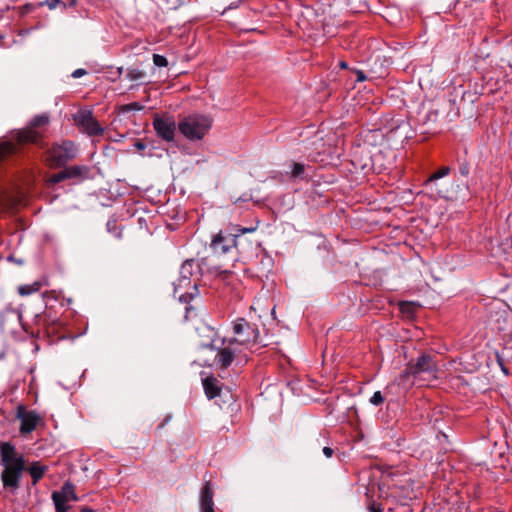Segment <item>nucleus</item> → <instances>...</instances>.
<instances>
[{
	"mask_svg": "<svg viewBox=\"0 0 512 512\" xmlns=\"http://www.w3.org/2000/svg\"><path fill=\"white\" fill-rule=\"evenodd\" d=\"M17 325H20L30 337L43 340L48 344L73 338V332L62 320L53 316L51 311L44 310L36 314L31 323H26L23 322L22 313L18 309L11 307V305L6 306L0 312L1 329L3 331H13Z\"/></svg>",
	"mask_w": 512,
	"mask_h": 512,
	"instance_id": "nucleus-1",
	"label": "nucleus"
},
{
	"mask_svg": "<svg viewBox=\"0 0 512 512\" xmlns=\"http://www.w3.org/2000/svg\"><path fill=\"white\" fill-rule=\"evenodd\" d=\"M48 123L49 116L47 114L36 115L26 128L14 132L10 141L1 143L0 166L14 161V158L22 153L23 145L39 143L42 133L38 129L47 126Z\"/></svg>",
	"mask_w": 512,
	"mask_h": 512,
	"instance_id": "nucleus-2",
	"label": "nucleus"
},
{
	"mask_svg": "<svg viewBox=\"0 0 512 512\" xmlns=\"http://www.w3.org/2000/svg\"><path fill=\"white\" fill-rule=\"evenodd\" d=\"M25 463L23 454L18 453L11 443H0V464L3 467L0 478L5 490L15 492L20 488Z\"/></svg>",
	"mask_w": 512,
	"mask_h": 512,
	"instance_id": "nucleus-3",
	"label": "nucleus"
},
{
	"mask_svg": "<svg viewBox=\"0 0 512 512\" xmlns=\"http://www.w3.org/2000/svg\"><path fill=\"white\" fill-rule=\"evenodd\" d=\"M212 118L202 114H191L178 123L179 132L188 140L197 141L204 138L212 126Z\"/></svg>",
	"mask_w": 512,
	"mask_h": 512,
	"instance_id": "nucleus-4",
	"label": "nucleus"
},
{
	"mask_svg": "<svg viewBox=\"0 0 512 512\" xmlns=\"http://www.w3.org/2000/svg\"><path fill=\"white\" fill-rule=\"evenodd\" d=\"M233 337L227 339L238 347L242 352L255 344L259 337V330L255 324L248 322L244 318H237L232 323Z\"/></svg>",
	"mask_w": 512,
	"mask_h": 512,
	"instance_id": "nucleus-5",
	"label": "nucleus"
},
{
	"mask_svg": "<svg viewBox=\"0 0 512 512\" xmlns=\"http://www.w3.org/2000/svg\"><path fill=\"white\" fill-rule=\"evenodd\" d=\"M200 272L201 267L196 260L187 259L186 261L183 262L180 268V277L178 279L177 284L175 285V293H177L179 289L187 287H191L193 291H187L183 294H180L179 300L181 302L188 303L198 293L196 281L192 283V277L194 275H199Z\"/></svg>",
	"mask_w": 512,
	"mask_h": 512,
	"instance_id": "nucleus-6",
	"label": "nucleus"
},
{
	"mask_svg": "<svg viewBox=\"0 0 512 512\" xmlns=\"http://www.w3.org/2000/svg\"><path fill=\"white\" fill-rule=\"evenodd\" d=\"M407 365L418 381H432L437 378V361L430 354L422 353L416 359H411Z\"/></svg>",
	"mask_w": 512,
	"mask_h": 512,
	"instance_id": "nucleus-7",
	"label": "nucleus"
},
{
	"mask_svg": "<svg viewBox=\"0 0 512 512\" xmlns=\"http://www.w3.org/2000/svg\"><path fill=\"white\" fill-rule=\"evenodd\" d=\"M215 349L217 353L213 360L211 362L205 360L202 365L216 367L219 370H226L232 365L233 361L243 353L238 347L231 344L227 337L223 338L221 345L215 347Z\"/></svg>",
	"mask_w": 512,
	"mask_h": 512,
	"instance_id": "nucleus-8",
	"label": "nucleus"
},
{
	"mask_svg": "<svg viewBox=\"0 0 512 512\" xmlns=\"http://www.w3.org/2000/svg\"><path fill=\"white\" fill-rule=\"evenodd\" d=\"M78 149L71 140H64L61 143H55L48 150L50 165L53 168H62L68 162L74 160Z\"/></svg>",
	"mask_w": 512,
	"mask_h": 512,
	"instance_id": "nucleus-9",
	"label": "nucleus"
},
{
	"mask_svg": "<svg viewBox=\"0 0 512 512\" xmlns=\"http://www.w3.org/2000/svg\"><path fill=\"white\" fill-rule=\"evenodd\" d=\"M63 169L57 173L52 174L47 183L49 185H54L60 183L62 181L71 179L76 182H82L88 178H90L91 168L87 165H72V166H64Z\"/></svg>",
	"mask_w": 512,
	"mask_h": 512,
	"instance_id": "nucleus-10",
	"label": "nucleus"
},
{
	"mask_svg": "<svg viewBox=\"0 0 512 512\" xmlns=\"http://www.w3.org/2000/svg\"><path fill=\"white\" fill-rule=\"evenodd\" d=\"M73 119L79 129L89 136H102L105 129L94 117L91 110L80 109L74 114Z\"/></svg>",
	"mask_w": 512,
	"mask_h": 512,
	"instance_id": "nucleus-11",
	"label": "nucleus"
},
{
	"mask_svg": "<svg viewBox=\"0 0 512 512\" xmlns=\"http://www.w3.org/2000/svg\"><path fill=\"white\" fill-rule=\"evenodd\" d=\"M153 128L156 135L166 142H172L176 133V121L172 115L167 113L155 115L153 119Z\"/></svg>",
	"mask_w": 512,
	"mask_h": 512,
	"instance_id": "nucleus-12",
	"label": "nucleus"
},
{
	"mask_svg": "<svg viewBox=\"0 0 512 512\" xmlns=\"http://www.w3.org/2000/svg\"><path fill=\"white\" fill-rule=\"evenodd\" d=\"M256 228H238L237 232L239 234L231 235L224 237L221 233L217 234L212 242H211V248L215 253L225 254L230 251L232 247H235L238 249L240 244L239 236L241 234L247 233V232H253Z\"/></svg>",
	"mask_w": 512,
	"mask_h": 512,
	"instance_id": "nucleus-13",
	"label": "nucleus"
},
{
	"mask_svg": "<svg viewBox=\"0 0 512 512\" xmlns=\"http://www.w3.org/2000/svg\"><path fill=\"white\" fill-rule=\"evenodd\" d=\"M16 417L21 421L19 430L22 435L30 434L41 421V417L35 411L27 410L23 405L18 406Z\"/></svg>",
	"mask_w": 512,
	"mask_h": 512,
	"instance_id": "nucleus-14",
	"label": "nucleus"
},
{
	"mask_svg": "<svg viewBox=\"0 0 512 512\" xmlns=\"http://www.w3.org/2000/svg\"><path fill=\"white\" fill-rule=\"evenodd\" d=\"M199 337L198 346L203 349H215V341L218 336L217 331L207 325L197 328Z\"/></svg>",
	"mask_w": 512,
	"mask_h": 512,
	"instance_id": "nucleus-15",
	"label": "nucleus"
},
{
	"mask_svg": "<svg viewBox=\"0 0 512 512\" xmlns=\"http://www.w3.org/2000/svg\"><path fill=\"white\" fill-rule=\"evenodd\" d=\"M55 495L61 499L62 505H69L70 501H78L79 498L75 492V485L70 481L64 482L59 491H53L51 498L55 502Z\"/></svg>",
	"mask_w": 512,
	"mask_h": 512,
	"instance_id": "nucleus-16",
	"label": "nucleus"
},
{
	"mask_svg": "<svg viewBox=\"0 0 512 512\" xmlns=\"http://www.w3.org/2000/svg\"><path fill=\"white\" fill-rule=\"evenodd\" d=\"M214 492L212 489V485L210 481H206L203 484V487L201 489L200 493V510L201 512H204L208 509L214 508Z\"/></svg>",
	"mask_w": 512,
	"mask_h": 512,
	"instance_id": "nucleus-17",
	"label": "nucleus"
},
{
	"mask_svg": "<svg viewBox=\"0 0 512 512\" xmlns=\"http://www.w3.org/2000/svg\"><path fill=\"white\" fill-rule=\"evenodd\" d=\"M417 381V377H414L407 364L405 369L395 378V384L405 391L411 389Z\"/></svg>",
	"mask_w": 512,
	"mask_h": 512,
	"instance_id": "nucleus-18",
	"label": "nucleus"
},
{
	"mask_svg": "<svg viewBox=\"0 0 512 512\" xmlns=\"http://www.w3.org/2000/svg\"><path fill=\"white\" fill-rule=\"evenodd\" d=\"M204 392L208 399H213L220 395V381L214 376L206 377L202 380Z\"/></svg>",
	"mask_w": 512,
	"mask_h": 512,
	"instance_id": "nucleus-19",
	"label": "nucleus"
},
{
	"mask_svg": "<svg viewBox=\"0 0 512 512\" xmlns=\"http://www.w3.org/2000/svg\"><path fill=\"white\" fill-rule=\"evenodd\" d=\"M25 471L30 474L32 484L36 485L48 471V466L41 464L39 461H33L28 467H26Z\"/></svg>",
	"mask_w": 512,
	"mask_h": 512,
	"instance_id": "nucleus-20",
	"label": "nucleus"
},
{
	"mask_svg": "<svg viewBox=\"0 0 512 512\" xmlns=\"http://www.w3.org/2000/svg\"><path fill=\"white\" fill-rule=\"evenodd\" d=\"M465 93L466 92L462 89L461 86L453 88V91L450 95H454V97L449 99L450 111L448 112V116L450 117V120L456 119L460 116V109L457 106V97L460 96L461 99H463Z\"/></svg>",
	"mask_w": 512,
	"mask_h": 512,
	"instance_id": "nucleus-21",
	"label": "nucleus"
},
{
	"mask_svg": "<svg viewBox=\"0 0 512 512\" xmlns=\"http://www.w3.org/2000/svg\"><path fill=\"white\" fill-rule=\"evenodd\" d=\"M46 284H47L46 282L37 280V281H34L32 284L20 285L18 287V293L21 296H28V295L38 292Z\"/></svg>",
	"mask_w": 512,
	"mask_h": 512,
	"instance_id": "nucleus-22",
	"label": "nucleus"
},
{
	"mask_svg": "<svg viewBox=\"0 0 512 512\" xmlns=\"http://www.w3.org/2000/svg\"><path fill=\"white\" fill-rule=\"evenodd\" d=\"M451 172V169L449 166H443L441 167L439 170L435 171L434 173H432L428 179L425 180L424 182V186L426 188H430L434 182L440 178H443L447 175H449Z\"/></svg>",
	"mask_w": 512,
	"mask_h": 512,
	"instance_id": "nucleus-23",
	"label": "nucleus"
},
{
	"mask_svg": "<svg viewBox=\"0 0 512 512\" xmlns=\"http://www.w3.org/2000/svg\"><path fill=\"white\" fill-rule=\"evenodd\" d=\"M257 258H260V265L262 266L261 272H269L273 266V259L268 256L264 251L261 252L260 255H257Z\"/></svg>",
	"mask_w": 512,
	"mask_h": 512,
	"instance_id": "nucleus-24",
	"label": "nucleus"
},
{
	"mask_svg": "<svg viewBox=\"0 0 512 512\" xmlns=\"http://www.w3.org/2000/svg\"><path fill=\"white\" fill-rule=\"evenodd\" d=\"M305 165L298 162L292 163L291 177L294 179H305Z\"/></svg>",
	"mask_w": 512,
	"mask_h": 512,
	"instance_id": "nucleus-25",
	"label": "nucleus"
},
{
	"mask_svg": "<svg viewBox=\"0 0 512 512\" xmlns=\"http://www.w3.org/2000/svg\"><path fill=\"white\" fill-rule=\"evenodd\" d=\"M126 72V78L130 81H137L146 76L145 72L138 68H127Z\"/></svg>",
	"mask_w": 512,
	"mask_h": 512,
	"instance_id": "nucleus-26",
	"label": "nucleus"
},
{
	"mask_svg": "<svg viewBox=\"0 0 512 512\" xmlns=\"http://www.w3.org/2000/svg\"><path fill=\"white\" fill-rule=\"evenodd\" d=\"M458 171L461 176L468 177L470 174V163L466 158L458 159Z\"/></svg>",
	"mask_w": 512,
	"mask_h": 512,
	"instance_id": "nucleus-27",
	"label": "nucleus"
},
{
	"mask_svg": "<svg viewBox=\"0 0 512 512\" xmlns=\"http://www.w3.org/2000/svg\"><path fill=\"white\" fill-rule=\"evenodd\" d=\"M144 108L142 104L139 102H131L125 105H122L120 111L122 113H128L130 111H141Z\"/></svg>",
	"mask_w": 512,
	"mask_h": 512,
	"instance_id": "nucleus-28",
	"label": "nucleus"
},
{
	"mask_svg": "<svg viewBox=\"0 0 512 512\" xmlns=\"http://www.w3.org/2000/svg\"><path fill=\"white\" fill-rule=\"evenodd\" d=\"M399 308L403 314H407V315L414 314V312L416 310L414 303L408 302V301L400 302Z\"/></svg>",
	"mask_w": 512,
	"mask_h": 512,
	"instance_id": "nucleus-29",
	"label": "nucleus"
},
{
	"mask_svg": "<svg viewBox=\"0 0 512 512\" xmlns=\"http://www.w3.org/2000/svg\"><path fill=\"white\" fill-rule=\"evenodd\" d=\"M62 0H44L42 2H39L37 5L39 7L47 6L50 10H54L56 8H61Z\"/></svg>",
	"mask_w": 512,
	"mask_h": 512,
	"instance_id": "nucleus-30",
	"label": "nucleus"
},
{
	"mask_svg": "<svg viewBox=\"0 0 512 512\" xmlns=\"http://www.w3.org/2000/svg\"><path fill=\"white\" fill-rule=\"evenodd\" d=\"M153 63L157 67H167L168 66L167 58L160 54H153Z\"/></svg>",
	"mask_w": 512,
	"mask_h": 512,
	"instance_id": "nucleus-31",
	"label": "nucleus"
},
{
	"mask_svg": "<svg viewBox=\"0 0 512 512\" xmlns=\"http://www.w3.org/2000/svg\"><path fill=\"white\" fill-rule=\"evenodd\" d=\"M369 401L374 406H380L384 403V397L380 391H376Z\"/></svg>",
	"mask_w": 512,
	"mask_h": 512,
	"instance_id": "nucleus-32",
	"label": "nucleus"
},
{
	"mask_svg": "<svg viewBox=\"0 0 512 512\" xmlns=\"http://www.w3.org/2000/svg\"><path fill=\"white\" fill-rule=\"evenodd\" d=\"M53 503L55 505L56 512H68L71 508L70 505H62L61 499L58 497V495H55V502Z\"/></svg>",
	"mask_w": 512,
	"mask_h": 512,
	"instance_id": "nucleus-33",
	"label": "nucleus"
},
{
	"mask_svg": "<svg viewBox=\"0 0 512 512\" xmlns=\"http://www.w3.org/2000/svg\"><path fill=\"white\" fill-rule=\"evenodd\" d=\"M438 115H439L438 110H430L427 113V115H426L424 124H426L428 122H434L435 123L437 121Z\"/></svg>",
	"mask_w": 512,
	"mask_h": 512,
	"instance_id": "nucleus-34",
	"label": "nucleus"
},
{
	"mask_svg": "<svg viewBox=\"0 0 512 512\" xmlns=\"http://www.w3.org/2000/svg\"><path fill=\"white\" fill-rule=\"evenodd\" d=\"M77 5V0H62L61 10L66 11L69 8H74Z\"/></svg>",
	"mask_w": 512,
	"mask_h": 512,
	"instance_id": "nucleus-35",
	"label": "nucleus"
},
{
	"mask_svg": "<svg viewBox=\"0 0 512 512\" xmlns=\"http://www.w3.org/2000/svg\"><path fill=\"white\" fill-rule=\"evenodd\" d=\"M350 70L353 73L356 74V81L357 82H364V81L367 80V76L365 75V73L362 70H359V69H356V68H351Z\"/></svg>",
	"mask_w": 512,
	"mask_h": 512,
	"instance_id": "nucleus-36",
	"label": "nucleus"
},
{
	"mask_svg": "<svg viewBox=\"0 0 512 512\" xmlns=\"http://www.w3.org/2000/svg\"><path fill=\"white\" fill-rule=\"evenodd\" d=\"M252 199V196L251 194L249 193H244L242 196L238 197L235 201H234V204L236 205H241L242 203H245V202H248Z\"/></svg>",
	"mask_w": 512,
	"mask_h": 512,
	"instance_id": "nucleus-37",
	"label": "nucleus"
},
{
	"mask_svg": "<svg viewBox=\"0 0 512 512\" xmlns=\"http://www.w3.org/2000/svg\"><path fill=\"white\" fill-rule=\"evenodd\" d=\"M369 512H384V509L382 508L381 504H377L375 502H372L368 506Z\"/></svg>",
	"mask_w": 512,
	"mask_h": 512,
	"instance_id": "nucleus-38",
	"label": "nucleus"
},
{
	"mask_svg": "<svg viewBox=\"0 0 512 512\" xmlns=\"http://www.w3.org/2000/svg\"><path fill=\"white\" fill-rule=\"evenodd\" d=\"M497 362L502 370V372L505 374V375H508L509 374V371H508V368L506 367V365L504 364V361L503 359L501 358V356L499 354H497Z\"/></svg>",
	"mask_w": 512,
	"mask_h": 512,
	"instance_id": "nucleus-39",
	"label": "nucleus"
},
{
	"mask_svg": "<svg viewBox=\"0 0 512 512\" xmlns=\"http://www.w3.org/2000/svg\"><path fill=\"white\" fill-rule=\"evenodd\" d=\"M219 276L224 281H230L232 278H234V273L231 271H223L222 273L219 274Z\"/></svg>",
	"mask_w": 512,
	"mask_h": 512,
	"instance_id": "nucleus-40",
	"label": "nucleus"
},
{
	"mask_svg": "<svg viewBox=\"0 0 512 512\" xmlns=\"http://www.w3.org/2000/svg\"><path fill=\"white\" fill-rule=\"evenodd\" d=\"M86 74H87V71L85 69L79 68V69H76V70L73 71L72 77L73 78H80V77H82V76H84Z\"/></svg>",
	"mask_w": 512,
	"mask_h": 512,
	"instance_id": "nucleus-41",
	"label": "nucleus"
},
{
	"mask_svg": "<svg viewBox=\"0 0 512 512\" xmlns=\"http://www.w3.org/2000/svg\"><path fill=\"white\" fill-rule=\"evenodd\" d=\"M323 453L327 458H330L334 454V450L331 447L325 446L323 448Z\"/></svg>",
	"mask_w": 512,
	"mask_h": 512,
	"instance_id": "nucleus-42",
	"label": "nucleus"
},
{
	"mask_svg": "<svg viewBox=\"0 0 512 512\" xmlns=\"http://www.w3.org/2000/svg\"><path fill=\"white\" fill-rule=\"evenodd\" d=\"M134 146L139 151L144 150L146 148V144L140 140L136 141Z\"/></svg>",
	"mask_w": 512,
	"mask_h": 512,
	"instance_id": "nucleus-43",
	"label": "nucleus"
},
{
	"mask_svg": "<svg viewBox=\"0 0 512 512\" xmlns=\"http://www.w3.org/2000/svg\"><path fill=\"white\" fill-rule=\"evenodd\" d=\"M242 0H239L238 2H233L231 3L227 8H225L221 14H224L227 10H231V9H235L238 7L239 3L241 2Z\"/></svg>",
	"mask_w": 512,
	"mask_h": 512,
	"instance_id": "nucleus-44",
	"label": "nucleus"
},
{
	"mask_svg": "<svg viewBox=\"0 0 512 512\" xmlns=\"http://www.w3.org/2000/svg\"><path fill=\"white\" fill-rule=\"evenodd\" d=\"M116 228V221H108L107 222V229L111 231L112 229Z\"/></svg>",
	"mask_w": 512,
	"mask_h": 512,
	"instance_id": "nucleus-45",
	"label": "nucleus"
},
{
	"mask_svg": "<svg viewBox=\"0 0 512 512\" xmlns=\"http://www.w3.org/2000/svg\"><path fill=\"white\" fill-rule=\"evenodd\" d=\"M338 65L341 69H350L346 61H339Z\"/></svg>",
	"mask_w": 512,
	"mask_h": 512,
	"instance_id": "nucleus-46",
	"label": "nucleus"
},
{
	"mask_svg": "<svg viewBox=\"0 0 512 512\" xmlns=\"http://www.w3.org/2000/svg\"><path fill=\"white\" fill-rule=\"evenodd\" d=\"M79 512H95V511L90 507H82Z\"/></svg>",
	"mask_w": 512,
	"mask_h": 512,
	"instance_id": "nucleus-47",
	"label": "nucleus"
},
{
	"mask_svg": "<svg viewBox=\"0 0 512 512\" xmlns=\"http://www.w3.org/2000/svg\"><path fill=\"white\" fill-rule=\"evenodd\" d=\"M123 73V67L117 68V77H119Z\"/></svg>",
	"mask_w": 512,
	"mask_h": 512,
	"instance_id": "nucleus-48",
	"label": "nucleus"
}]
</instances>
